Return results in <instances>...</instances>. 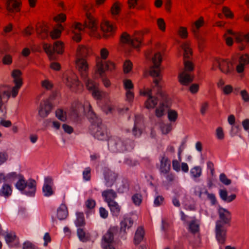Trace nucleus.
<instances>
[{
    "label": "nucleus",
    "instance_id": "052dcab7",
    "mask_svg": "<svg viewBox=\"0 0 249 249\" xmlns=\"http://www.w3.org/2000/svg\"><path fill=\"white\" fill-rule=\"evenodd\" d=\"M42 87L46 89H51L53 87V84L48 80H45L41 82Z\"/></svg>",
    "mask_w": 249,
    "mask_h": 249
},
{
    "label": "nucleus",
    "instance_id": "09e8293b",
    "mask_svg": "<svg viewBox=\"0 0 249 249\" xmlns=\"http://www.w3.org/2000/svg\"><path fill=\"white\" fill-rule=\"evenodd\" d=\"M83 179L86 181H89L91 179V168L88 167L83 172Z\"/></svg>",
    "mask_w": 249,
    "mask_h": 249
},
{
    "label": "nucleus",
    "instance_id": "f257e3e1",
    "mask_svg": "<svg viewBox=\"0 0 249 249\" xmlns=\"http://www.w3.org/2000/svg\"><path fill=\"white\" fill-rule=\"evenodd\" d=\"M162 57L160 53H156L152 58L153 66L150 68V74L154 77L153 89H145L141 91V95L147 97L144 103V106L147 109L154 108L160 100V105L155 110V115L157 117H162L165 110L169 108V98L166 93L161 89L160 82L162 79L160 75V65Z\"/></svg>",
    "mask_w": 249,
    "mask_h": 249
},
{
    "label": "nucleus",
    "instance_id": "ddd939ff",
    "mask_svg": "<svg viewBox=\"0 0 249 249\" xmlns=\"http://www.w3.org/2000/svg\"><path fill=\"white\" fill-rule=\"evenodd\" d=\"M97 72L101 76L106 71H112L115 69V64L111 61H105L104 60H99L96 63Z\"/></svg>",
    "mask_w": 249,
    "mask_h": 249
},
{
    "label": "nucleus",
    "instance_id": "72a5a7b5",
    "mask_svg": "<svg viewBox=\"0 0 249 249\" xmlns=\"http://www.w3.org/2000/svg\"><path fill=\"white\" fill-rule=\"evenodd\" d=\"M75 224L77 227H84L86 224L84 214L83 212H77Z\"/></svg>",
    "mask_w": 249,
    "mask_h": 249
},
{
    "label": "nucleus",
    "instance_id": "4d7b16f0",
    "mask_svg": "<svg viewBox=\"0 0 249 249\" xmlns=\"http://www.w3.org/2000/svg\"><path fill=\"white\" fill-rule=\"evenodd\" d=\"M216 138L219 140H223L224 138V133L223 129L221 127H218L216 129Z\"/></svg>",
    "mask_w": 249,
    "mask_h": 249
},
{
    "label": "nucleus",
    "instance_id": "9d476101",
    "mask_svg": "<svg viewBox=\"0 0 249 249\" xmlns=\"http://www.w3.org/2000/svg\"><path fill=\"white\" fill-rule=\"evenodd\" d=\"M227 227L219 224L215 225V237L217 242L222 245L225 243L227 238Z\"/></svg>",
    "mask_w": 249,
    "mask_h": 249
},
{
    "label": "nucleus",
    "instance_id": "de8ad7c7",
    "mask_svg": "<svg viewBox=\"0 0 249 249\" xmlns=\"http://www.w3.org/2000/svg\"><path fill=\"white\" fill-rule=\"evenodd\" d=\"M132 63L130 60H126L123 65L124 72L125 73L129 72L132 69Z\"/></svg>",
    "mask_w": 249,
    "mask_h": 249
},
{
    "label": "nucleus",
    "instance_id": "8fccbe9b",
    "mask_svg": "<svg viewBox=\"0 0 249 249\" xmlns=\"http://www.w3.org/2000/svg\"><path fill=\"white\" fill-rule=\"evenodd\" d=\"M160 128L162 133L164 134H168L172 129V125L170 124H162Z\"/></svg>",
    "mask_w": 249,
    "mask_h": 249
},
{
    "label": "nucleus",
    "instance_id": "e2e57ef3",
    "mask_svg": "<svg viewBox=\"0 0 249 249\" xmlns=\"http://www.w3.org/2000/svg\"><path fill=\"white\" fill-rule=\"evenodd\" d=\"M2 62L4 65H10L12 63V56L9 54L5 55L3 57Z\"/></svg>",
    "mask_w": 249,
    "mask_h": 249
},
{
    "label": "nucleus",
    "instance_id": "49530a36",
    "mask_svg": "<svg viewBox=\"0 0 249 249\" xmlns=\"http://www.w3.org/2000/svg\"><path fill=\"white\" fill-rule=\"evenodd\" d=\"M132 200L135 205L139 206L142 202V196L140 194H135L132 196Z\"/></svg>",
    "mask_w": 249,
    "mask_h": 249
},
{
    "label": "nucleus",
    "instance_id": "c85d7f7f",
    "mask_svg": "<svg viewBox=\"0 0 249 249\" xmlns=\"http://www.w3.org/2000/svg\"><path fill=\"white\" fill-rule=\"evenodd\" d=\"M129 141H124L120 138H118L116 140V147L119 152H124L128 149L127 144Z\"/></svg>",
    "mask_w": 249,
    "mask_h": 249
},
{
    "label": "nucleus",
    "instance_id": "0eeeda50",
    "mask_svg": "<svg viewBox=\"0 0 249 249\" xmlns=\"http://www.w3.org/2000/svg\"><path fill=\"white\" fill-rule=\"evenodd\" d=\"M215 67H218L222 72L227 75L231 74L234 71L232 62L228 59L216 58L213 62L212 70H215Z\"/></svg>",
    "mask_w": 249,
    "mask_h": 249
},
{
    "label": "nucleus",
    "instance_id": "6e6d98bb",
    "mask_svg": "<svg viewBox=\"0 0 249 249\" xmlns=\"http://www.w3.org/2000/svg\"><path fill=\"white\" fill-rule=\"evenodd\" d=\"M220 181L225 185H228L231 183V180L228 179L225 174L221 173L219 176Z\"/></svg>",
    "mask_w": 249,
    "mask_h": 249
},
{
    "label": "nucleus",
    "instance_id": "58836bf2",
    "mask_svg": "<svg viewBox=\"0 0 249 249\" xmlns=\"http://www.w3.org/2000/svg\"><path fill=\"white\" fill-rule=\"evenodd\" d=\"M63 29V26L62 25H59L58 26V28L54 29L53 31H52L50 33V36L53 39H56L60 37L61 31Z\"/></svg>",
    "mask_w": 249,
    "mask_h": 249
},
{
    "label": "nucleus",
    "instance_id": "774afa93",
    "mask_svg": "<svg viewBox=\"0 0 249 249\" xmlns=\"http://www.w3.org/2000/svg\"><path fill=\"white\" fill-rule=\"evenodd\" d=\"M172 167L174 170L178 172L180 170V165L179 161L176 160L172 161Z\"/></svg>",
    "mask_w": 249,
    "mask_h": 249
},
{
    "label": "nucleus",
    "instance_id": "c9c22d12",
    "mask_svg": "<svg viewBox=\"0 0 249 249\" xmlns=\"http://www.w3.org/2000/svg\"><path fill=\"white\" fill-rule=\"evenodd\" d=\"M181 48L184 51V58H189L192 55V51L190 48V44L188 42H184L181 45Z\"/></svg>",
    "mask_w": 249,
    "mask_h": 249
},
{
    "label": "nucleus",
    "instance_id": "cd10ccee",
    "mask_svg": "<svg viewBox=\"0 0 249 249\" xmlns=\"http://www.w3.org/2000/svg\"><path fill=\"white\" fill-rule=\"evenodd\" d=\"M204 24V20L203 17H200L198 20L196 21L192 26V31L194 33L196 37L198 36V30Z\"/></svg>",
    "mask_w": 249,
    "mask_h": 249
},
{
    "label": "nucleus",
    "instance_id": "bb28decb",
    "mask_svg": "<svg viewBox=\"0 0 249 249\" xmlns=\"http://www.w3.org/2000/svg\"><path fill=\"white\" fill-rule=\"evenodd\" d=\"M113 216L118 217L120 213L121 208L115 201L107 204Z\"/></svg>",
    "mask_w": 249,
    "mask_h": 249
},
{
    "label": "nucleus",
    "instance_id": "ea45409f",
    "mask_svg": "<svg viewBox=\"0 0 249 249\" xmlns=\"http://www.w3.org/2000/svg\"><path fill=\"white\" fill-rule=\"evenodd\" d=\"M178 117V112L172 109L168 110V119L171 122H175Z\"/></svg>",
    "mask_w": 249,
    "mask_h": 249
},
{
    "label": "nucleus",
    "instance_id": "a18cd8bd",
    "mask_svg": "<svg viewBox=\"0 0 249 249\" xmlns=\"http://www.w3.org/2000/svg\"><path fill=\"white\" fill-rule=\"evenodd\" d=\"M96 201L92 198L88 199L85 203L86 208L88 210H91L94 209L96 206Z\"/></svg>",
    "mask_w": 249,
    "mask_h": 249
},
{
    "label": "nucleus",
    "instance_id": "5701e85b",
    "mask_svg": "<svg viewBox=\"0 0 249 249\" xmlns=\"http://www.w3.org/2000/svg\"><path fill=\"white\" fill-rule=\"evenodd\" d=\"M91 53L90 48L85 46H79L77 49L76 58L86 59Z\"/></svg>",
    "mask_w": 249,
    "mask_h": 249
},
{
    "label": "nucleus",
    "instance_id": "2f4dec72",
    "mask_svg": "<svg viewBox=\"0 0 249 249\" xmlns=\"http://www.w3.org/2000/svg\"><path fill=\"white\" fill-rule=\"evenodd\" d=\"M144 236V230L142 227L138 228L136 231L135 235L134 238V243L138 245L142 240Z\"/></svg>",
    "mask_w": 249,
    "mask_h": 249
},
{
    "label": "nucleus",
    "instance_id": "f3484780",
    "mask_svg": "<svg viewBox=\"0 0 249 249\" xmlns=\"http://www.w3.org/2000/svg\"><path fill=\"white\" fill-rule=\"evenodd\" d=\"M64 82L68 87L73 90L75 89L80 84L77 75L73 72H70L67 75Z\"/></svg>",
    "mask_w": 249,
    "mask_h": 249
},
{
    "label": "nucleus",
    "instance_id": "338daca9",
    "mask_svg": "<svg viewBox=\"0 0 249 249\" xmlns=\"http://www.w3.org/2000/svg\"><path fill=\"white\" fill-rule=\"evenodd\" d=\"M99 213L100 216L104 219L107 218L108 215L107 211L103 207H100L99 208Z\"/></svg>",
    "mask_w": 249,
    "mask_h": 249
},
{
    "label": "nucleus",
    "instance_id": "2eb2a0df",
    "mask_svg": "<svg viewBox=\"0 0 249 249\" xmlns=\"http://www.w3.org/2000/svg\"><path fill=\"white\" fill-rule=\"evenodd\" d=\"M101 29L103 32V37L108 38L113 36L115 31V28L108 21H106L101 24Z\"/></svg>",
    "mask_w": 249,
    "mask_h": 249
},
{
    "label": "nucleus",
    "instance_id": "e433bc0d",
    "mask_svg": "<svg viewBox=\"0 0 249 249\" xmlns=\"http://www.w3.org/2000/svg\"><path fill=\"white\" fill-rule=\"evenodd\" d=\"M12 192L11 186L8 184H5L0 190V196L8 197L11 195Z\"/></svg>",
    "mask_w": 249,
    "mask_h": 249
},
{
    "label": "nucleus",
    "instance_id": "0e129e2a",
    "mask_svg": "<svg viewBox=\"0 0 249 249\" xmlns=\"http://www.w3.org/2000/svg\"><path fill=\"white\" fill-rule=\"evenodd\" d=\"M157 24L161 31H164L165 30V23L163 19L159 18L157 20Z\"/></svg>",
    "mask_w": 249,
    "mask_h": 249
},
{
    "label": "nucleus",
    "instance_id": "680f3d73",
    "mask_svg": "<svg viewBox=\"0 0 249 249\" xmlns=\"http://www.w3.org/2000/svg\"><path fill=\"white\" fill-rule=\"evenodd\" d=\"M18 175L16 172H12L5 176L6 180L7 182L11 181L17 178Z\"/></svg>",
    "mask_w": 249,
    "mask_h": 249
},
{
    "label": "nucleus",
    "instance_id": "3c124183",
    "mask_svg": "<svg viewBox=\"0 0 249 249\" xmlns=\"http://www.w3.org/2000/svg\"><path fill=\"white\" fill-rule=\"evenodd\" d=\"M184 71L187 72L193 71L194 70V65L192 62L189 61L184 60Z\"/></svg>",
    "mask_w": 249,
    "mask_h": 249
},
{
    "label": "nucleus",
    "instance_id": "a211bd4d",
    "mask_svg": "<svg viewBox=\"0 0 249 249\" xmlns=\"http://www.w3.org/2000/svg\"><path fill=\"white\" fill-rule=\"evenodd\" d=\"M249 64V54H244L239 56L238 64L236 67L237 73H241L244 72L246 66Z\"/></svg>",
    "mask_w": 249,
    "mask_h": 249
},
{
    "label": "nucleus",
    "instance_id": "5fc2aeb1",
    "mask_svg": "<svg viewBox=\"0 0 249 249\" xmlns=\"http://www.w3.org/2000/svg\"><path fill=\"white\" fill-rule=\"evenodd\" d=\"M124 88L126 90L133 89L134 86L131 80L126 79L124 81Z\"/></svg>",
    "mask_w": 249,
    "mask_h": 249
},
{
    "label": "nucleus",
    "instance_id": "864d4df0",
    "mask_svg": "<svg viewBox=\"0 0 249 249\" xmlns=\"http://www.w3.org/2000/svg\"><path fill=\"white\" fill-rule=\"evenodd\" d=\"M16 238V235L15 233H7L5 236V239L7 244L14 242Z\"/></svg>",
    "mask_w": 249,
    "mask_h": 249
},
{
    "label": "nucleus",
    "instance_id": "69168bd1",
    "mask_svg": "<svg viewBox=\"0 0 249 249\" xmlns=\"http://www.w3.org/2000/svg\"><path fill=\"white\" fill-rule=\"evenodd\" d=\"M54 19L58 22H64L66 19V16L63 13H61L55 17Z\"/></svg>",
    "mask_w": 249,
    "mask_h": 249
},
{
    "label": "nucleus",
    "instance_id": "6ab92c4d",
    "mask_svg": "<svg viewBox=\"0 0 249 249\" xmlns=\"http://www.w3.org/2000/svg\"><path fill=\"white\" fill-rule=\"evenodd\" d=\"M102 196L104 201L108 204L115 201V199L117 197V194L114 190L108 189L102 192Z\"/></svg>",
    "mask_w": 249,
    "mask_h": 249
},
{
    "label": "nucleus",
    "instance_id": "a878e982",
    "mask_svg": "<svg viewBox=\"0 0 249 249\" xmlns=\"http://www.w3.org/2000/svg\"><path fill=\"white\" fill-rule=\"evenodd\" d=\"M20 0H9L7 2V9L10 12H17L20 10Z\"/></svg>",
    "mask_w": 249,
    "mask_h": 249
},
{
    "label": "nucleus",
    "instance_id": "f704fd0d",
    "mask_svg": "<svg viewBox=\"0 0 249 249\" xmlns=\"http://www.w3.org/2000/svg\"><path fill=\"white\" fill-rule=\"evenodd\" d=\"M84 80L87 89L90 91H92L94 89L98 88L97 84L93 80L89 79L88 76L86 78H82Z\"/></svg>",
    "mask_w": 249,
    "mask_h": 249
},
{
    "label": "nucleus",
    "instance_id": "9b49d317",
    "mask_svg": "<svg viewBox=\"0 0 249 249\" xmlns=\"http://www.w3.org/2000/svg\"><path fill=\"white\" fill-rule=\"evenodd\" d=\"M53 108V105L49 100L42 101L38 108V115L41 118H45L51 112Z\"/></svg>",
    "mask_w": 249,
    "mask_h": 249
},
{
    "label": "nucleus",
    "instance_id": "37998d69",
    "mask_svg": "<svg viewBox=\"0 0 249 249\" xmlns=\"http://www.w3.org/2000/svg\"><path fill=\"white\" fill-rule=\"evenodd\" d=\"M43 48L44 50L45 51V52L50 56V57L51 58L54 53V51L53 50V46L52 47L50 44H48L47 43H44L43 45Z\"/></svg>",
    "mask_w": 249,
    "mask_h": 249
},
{
    "label": "nucleus",
    "instance_id": "473e14b6",
    "mask_svg": "<svg viewBox=\"0 0 249 249\" xmlns=\"http://www.w3.org/2000/svg\"><path fill=\"white\" fill-rule=\"evenodd\" d=\"M189 231L193 234H196L199 231V224L196 219L191 221L188 224Z\"/></svg>",
    "mask_w": 249,
    "mask_h": 249
},
{
    "label": "nucleus",
    "instance_id": "6e6552de",
    "mask_svg": "<svg viewBox=\"0 0 249 249\" xmlns=\"http://www.w3.org/2000/svg\"><path fill=\"white\" fill-rule=\"evenodd\" d=\"M219 220L216 222V224H220L225 226H230L231 220V213L227 209L219 208L218 210Z\"/></svg>",
    "mask_w": 249,
    "mask_h": 249
},
{
    "label": "nucleus",
    "instance_id": "7ed1b4c3",
    "mask_svg": "<svg viewBox=\"0 0 249 249\" xmlns=\"http://www.w3.org/2000/svg\"><path fill=\"white\" fill-rule=\"evenodd\" d=\"M89 119L91 124L90 130L95 138L100 140H107L108 137L107 127L102 124V120L91 111V106L89 105Z\"/></svg>",
    "mask_w": 249,
    "mask_h": 249
},
{
    "label": "nucleus",
    "instance_id": "dca6fc26",
    "mask_svg": "<svg viewBox=\"0 0 249 249\" xmlns=\"http://www.w3.org/2000/svg\"><path fill=\"white\" fill-rule=\"evenodd\" d=\"M104 175L106 185L108 187H111L117 179V174L107 169L105 170Z\"/></svg>",
    "mask_w": 249,
    "mask_h": 249
},
{
    "label": "nucleus",
    "instance_id": "1a4fd4ad",
    "mask_svg": "<svg viewBox=\"0 0 249 249\" xmlns=\"http://www.w3.org/2000/svg\"><path fill=\"white\" fill-rule=\"evenodd\" d=\"M120 39L122 42L131 45L135 48L139 47L141 44L140 34H136L132 38H131L128 34L124 32L121 35Z\"/></svg>",
    "mask_w": 249,
    "mask_h": 249
},
{
    "label": "nucleus",
    "instance_id": "20e7f679",
    "mask_svg": "<svg viewBox=\"0 0 249 249\" xmlns=\"http://www.w3.org/2000/svg\"><path fill=\"white\" fill-rule=\"evenodd\" d=\"M16 186L22 193L29 196H34L36 191V183L33 179L26 181L23 177H20Z\"/></svg>",
    "mask_w": 249,
    "mask_h": 249
},
{
    "label": "nucleus",
    "instance_id": "603ef678",
    "mask_svg": "<svg viewBox=\"0 0 249 249\" xmlns=\"http://www.w3.org/2000/svg\"><path fill=\"white\" fill-rule=\"evenodd\" d=\"M178 34L181 38H187L188 36V32L187 28L184 27H180L178 31Z\"/></svg>",
    "mask_w": 249,
    "mask_h": 249
},
{
    "label": "nucleus",
    "instance_id": "412c9836",
    "mask_svg": "<svg viewBox=\"0 0 249 249\" xmlns=\"http://www.w3.org/2000/svg\"><path fill=\"white\" fill-rule=\"evenodd\" d=\"M52 179L50 177L46 178L42 188L43 193L45 196H50L53 194L54 191L52 188Z\"/></svg>",
    "mask_w": 249,
    "mask_h": 249
},
{
    "label": "nucleus",
    "instance_id": "79ce46f5",
    "mask_svg": "<svg viewBox=\"0 0 249 249\" xmlns=\"http://www.w3.org/2000/svg\"><path fill=\"white\" fill-rule=\"evenodd\" d=\"M121 11V6L119 2L114 3L111 8V14L113 16L118 15Z\"/></svg>",
    "mask_w": 249,
    "mask_h": 249
},
{
    "label": "nucleus",
    "instance_id": "39448f33",
    "mask_svg": "<svg viewBox=\"0 0 249 249\" xmlns=\"http://www.w3.org/2000/svg\"><path fill=\"white\" fill-rule=\"evenodd\" d=\"M228 34L235 36L236 41L239 43L238 48L240 50H244L249 45V33L246 35H235L232 30H228L227 33L224 35V37L225 39L226 44L231 46L233 44V39L231 37L228 36Z\"/></svg>",
    "mask_w": 249,
    "mask_h": 249
},
{
    "label": "nucleus",
    "instance_id": "f03ea898",
    "mask_svg": "<svg viewBox=\"0 0 249 249\" xmlns=\"http://www.w3.org/2000/svg\"><path fill=\"white\" fill-rule=\"evenodd\" d=\"M87 18L85 20L84 24L82 25L79 22H75L71 27L73 35L72 38L76 42L81 41V36L80 32L84 29L89 30V34L91 36L96 37H100L98 32V23L94 18L89 13H86Z\"/></svg>",
    "mask_w": 249,
    "mask_h": 249
},
{
    "label": "nucleus",
    "instance_id": "393cba45",
    "mask_svg": "<svg viewBox=\"0 0 249 249\" xmlns=\"http://www.w3.org/2000/svg\"><path fill=\"white\" fill-rule=\"evenodd\" d=\"M36 32L39 37L44 39L48 36L47 27L43 23H38L36 26Z\"/></svg>",
    "mask_w": 249,
    "mask_h": 249
},
{
    "label": "nucleus",
    "instance_id": "4be33fe9",
    "mask_svg": "<svg viewBox=\"0 0 249 249\" xmlns=\"http://www.w3.org/2000/svg\"><path fill=\"white\" fill-rule=\"evenodd\" d=\"M178 78L181 85L187 86L193 82L194 76L191 73L183 71L179 74Z\"/></svg>",
    "mask_w": 249,
    "mask_h": 249
},
{
    "label": "nucleus",
    "instance_id": "aec40b11",
    "mask_svg": "<svg viewBox=\"0 0 249 249\" xmlns=\"http://www.w3.org/2000/svg\"><path fill=\"white\" fill-rule=\"evenodd\" d=\"M171 169V163L169 159L165 155L163 156L160 160V171L161 174L168 173Z\"/></svg>",
    "mask_w": 249,
    "mask_h": 249
},
{
    "label": "nucleus",
    "instance_id": "b1692460",
    "mask_svg": "<svg viewBox=\"0 0 249 249\" xmlns=\"http://www.w3.org/2000/svg\"><path fill=\"white\" fill-rule=\"evenodd\" d=\"M133 219L130 217H124L120 222V231L126 232V230L130 229L133 225Z\"/></svg>",
    "mask_w": 249,
    "mask_h": 249
},
{
    "label": "nucleus",
    "instance_id": "4468645a",
    "mask_svg": "<svg viewBox=\"0 0 249 249\" xmlns=\"http://www.w3.org/2000/svg\"><path fill=\"white\" fill-rule=\"evenodd\" d=\"M117 231V228L113 227L108 230L107 232L104 235L103 239L105 243L107 245H105L104 249H115L111 245L114 239V233Z\"/></svg>",
    "mask_w": 249,
    "mask_h": 249
},
{
    "label": "nucleus",
    "instance_id": "423d86ee",
    "mask_svg": "<svg viewBox=\"0 0 249 249\" xmlns=\"http://www.w3.org/2000/svg\"><path fill=\"white\" fill-rule=\"evenodd\" d=\"M21 72L18 70H15L12 71V76L14 78V83L15 84L11 91H3V94L5 95L7 98H9L11 95L12 97L15 98L18 94V91L21 87L23 82L21 78Z\"/></svg>",
    "mask_w": 249,
    "mask_h": 249
},
{
    "label": "nucleus",
    "instance_id": "c03bdc74",
    "mask_svg": "<svg viewBox=\"0 0 249 249\" xmlns=\"http://www.w3.org/2000/svg\"><path fill=\"white\" fill-rule=\"evenodd\" d=\"M55 114L56 117L63 122L67 120L66 113L61 109H57L55 111Z\"/></svg>",
    "mask_w": 249,
    "mask_h": 249
},
{
    "label": "nucleus",
    "instance_id": "a19ab883",
    "mask_svg": "<svg viewBox=\"0 0 249 249\" xmlns=\"http://www.w3.org/2000/svg\"><path fill=\"white\" fill-rule=\"evenodd\" d=\"M77 235L80 240L83 242L88 240L89 237L86 235L85 231L82 228H78L77 231Z\"/></svg>",
    "mask_w": 249,
    "mask_h": 249
},
{
    "label": "nucleus",
    "instance_id": "c756f323",
    "mask_svg": "<svg viewBox=\"0 0 249 249\" xmlns=\"http://www.w3.org/2000/svg\"><path fill=\"white\" fill-rule=\"evenodd\" d=\"M68 215L67 208L65 204H61L57 209V216L59 219L64 220Z\"/></svg>",
    "mask_w": 249,
    "mask_h": 249
},
{
    "label": "nucleus",
    "instance_id": "4c0bfd02",
    "mask_svg": "<svg viewBox=\"0 0 249 249\" xmlns=\"http://www.w3.org/2000/svg\"><path fill=\"white\" fill-rule=\"evenodd\" d=\"M53 50L54 52H56L57 53H62L64 50V45L63 42L59 41H55L53 45Z\"/></svg>",
    "mask_w": 249,
    "mask_h": 249
},
{
    "label": "nucleus",
    "instance_id": "13d9d810",
    "mask_svg": "<svg viewBox=\"0 0 249 249\" xmlns=\"http://www.w3.org/2000/svg\"><path fill=\"white\" fill-rule=\"evenodd\" d=\"M204 193L205 194L207 195L208 199L211 201L212 204L213 205L215 204L216 202V198L215 195L213 194L209 193L207 190H204Z\"/></svg>",
    "mask_w": 249,
    "mask_h": 249
},
{
    "label": "nucleus",
    "instance_id": "bf43d9fd",
    "mask_svg": "<svg viewBox=\"0 0 249 249\" xmlns=\"http://www.w3.org/2000/svg\"><path fill=\"white\" fill-rule=\"evenodd\" d=\"M240 95L245 102H249V94L246 90L244 89L241 90Z\"/></svg>",
    "mask_w": 249,
    "mask_h": 249
},
{
    "label": "nucleus",
    "instance_id": "7c9ffc66",
    "mask_svg": "<svg viewBox=\"0 0 249 249\" xmlns=\"http://www.w3.org/2000/svg\"><path fill=\"white\" fill-rule=\"evenodd\" d=\"M190 175L195 181H198V178L202 175L201 168L198 166L192 168L190 170Z\"/></svg>",
    "mask_w": 249,
    "mask_h": 249
},
{
    "label": "nucleus",
    "instance_id": "f8f14e48",
    "mask_svg": "<svg viewBox=\"0 0 249 249\" xmlns=\"http://www.w3.org/2000/svg\"><path fill=\"white\" fill-rule=\"evenodd\" d=\"M76 68L80 73L82 78H86L88 76L89 65L86 59L76 58Z\"/></svg>",
    "mask_w": 249,
    "mask_h": 249
}]
</instances>
